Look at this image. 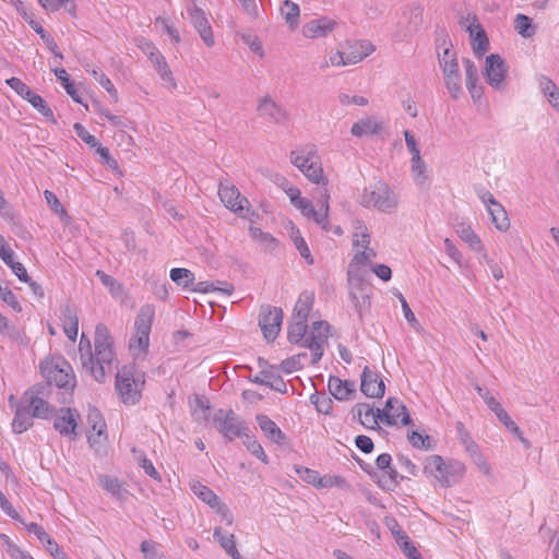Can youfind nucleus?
<instances>
[{
  "label": "nucleus",
  "instance_id": "1",
  "mask_svg": "<svg viewBox=\"0 0 559 559\" xmlns=\"http://www.w3.org/2000/svg\"><path fill=\"white\" fill-rule=\"evenodd\" d=\"M329 323L325 321H316L312 323L311 332L307 334V321H293L287 328V337L292 344H298L311 350V364L316 365L323 356V344L329 336Z\"/></svg>",
  "mask_w": 559,
  "mask_h": 559
},
{
  "label": "nucleus",
  "instance_id": "2",
  "mask_svg": "<svg viewBox=\"0 0 559 559\" xmlns=\"http://www.w3.org/2000/svg\"><path fill=\"white\" fill-rule=\"evenodd\" d=\"M112 345L107 326L103 323L97 324L94 337L95 354L92 353V360H83L82 367L98 382H103L106 373L112 369L116 356Z\"/></svg>",
  "mask_w": 559,
  "mask_h": 559
},
{
  "label": "nucleus",
  "instance_id": "3",
  "mask_svg": "<svg viewBox=\"0 0 559 559\" xmlns=\"http://www.w3.org/2000/svg\"><path fill=\"white\" fill-rule=\"evenodd\" d=\"M144 383V374L138 372L134 366H123L116 373V390L127 405H135L140 401Z\"/></svg>",
  "mask_w": 559,
  "mask_h": 559
},
{
  "label": "nucleus",
  "instance_id": "4",
  "mask_svg": "<svg viewBox=\"0 0 559 559\" xmlns=\"http://www.w3.org/2000/svg\"><path fill=\"white\" fill-rule=\"evenodd\" d=\"M290 162L306 176L309 181L321 185V187L328 186L329 180L323 174L322 164L314 145H309L302 150L292 151Z\"/></svg>",
  "mask_w": 559,
  "mask_h": 559
},
{
  "label": "nucleus",
  "instance_id": "5",
  "mask_svg": "<svg viewBox=\"0 0 559 559\" xmlns=\"http://www.w3.org/2000/svg\"><path fill=\"white\" fill-rule=\"evenodd\" d=\"M155 317V308L153 305H144L140 308L135 322V333L130 340V350L134 357L144 356L150 346V333Z\"/></svg>",
  "mask_w": 559,
  "mask_h": 559
},
{
  "label": "nucleus",
  "instance_id": "6",
  "mask_svg": "<svg viewBox=\"0 0 559 559\" xmlns=\"http://www.w3.org/2000/svg\"><path fill=\"white\" fill-rule=\"evenodd\" d=\"M360 204L383 213H393L397 209L399 198L385 182L378 181L364 189Z\"/></svg>",
  "mask_w": 559,
  "mask_h": 559
},
{
  "label": "nucleus",
  "instance_id": "7",
  "mask_svg": "<svg viewBox=\"0 0 559 559\" xmlns=\"http://www.w3.org/2000/svg\"><path fill=\"white\" fill-rule=\"evenodd\" d=\"M424 473L432 476L442 487L452 486L465 473V465L459 461L444 463L440 455L427 457Z\"/></svg>",
  "mask_w": 559,
  "mask_h": 559
},
{
  "label": "nucleus",
  "instance_id": "8",
  "mask_svg": "<svg viewBox=\"0 0 559 559\" xmlns=\"http://www.w3.org/2000/svg\"><path fill=\"white\" fill-rule=\"evenodd\" d=\"M40 371L48 383H53L58 388L72 390L75 386V377L72 367L62 357L41 362Z\"/></svg>",
  "mask_w": 559,
  "mask_h": 559
},
{
  "label": "nucleus",
  "instance_id": "9",
  "mask_svg": "<svg viewBox=\"0 0 559 559\" xmlns=\"http://www.w3.org/2000/svg\"><path fill=\"white\" fill-rule=\"evenodd\" d=\"M213 424L217 431L228 441L242 437L247 429L233 409H217L213 415Z\"/></svg>",
  "mask_w": 559,
  "mask_h": 559
},
{
  "label": "nucleus",
  "instance_id": "10",
  "mask_svg": "<svg viewBox=\"0 0 559 559\" xmlns=\"http://www.w3.org/2000/svg\"><path fill=\"white\" fill-rule=\"evenodd\" d=\"M508 66L498 53H491L486 58L484 76L486 82L496 91L507 88Z\"/></svg>",
  "mask_w": 559,
  "mask_h": 559
},
{
  "label": "nucleus",
  "instance_id": "11",
  "mask_svg": "<svg viewBox=\"0 0 559 559\" xmlns=\"http://www.w3.org/2000/svg\"><path fill=\"white\" fill-rule=\"evenodd\" d=\"M53 428L63 437L76 440L79 437V423L81 415L75 408L63 407L53 413Z\"/></svg>",
  "mask_w": 559,
  "mask_h": 559
},
{
  "label": "nucleus",
  "instance_id": "12",
  "mask_svg": "<svg viewBox=\"0 0 559 559\" xmlns=\"http://www.w3.org/2000/svg\"><path fill=\"white\" fill-rule=\"evenodd\" d=\"M318 210L314 209L312 202L310 201L305 212H301L304 216L307 218L313 219L318 225L321 226L322 229L328 230V217H329V199L330 192L326 187H319L314 194Z\"/></svg>",
  "mask_w": 559,
  "mask_h": 559
},
{
  "label": "nucleus",
  "instance_id": "13",
  "mask_svg": "<svg viewBox=\"0 0 559 559\" xmlns=\"http://www.w3.org/2000/svg\"><path fill=\"white\" fill-rule=\"evenodd\" d=\"M283 322V310L278 307H262L259 325L262 330L263 336L269 342L274 341L282 326Z\"/></svg>",
  "mask_w": 559,
  "mask_h": 559
},
{
  "label": "nucleus",
  "instance_id": "14",
  "mask_svg": "<svg viewBox=\"0 0 559 559\" xmlns=\"http://www.w3.org/2000/svg\"><path fill=\"white\" fill-rule=\"evenodd\" d=\"M455 429L457 437L461 441V443L464 445L465 451L469 454L474 463L478 466L480 471H483L485 474H489L490 467L488 463L486 462L485 457L483 456L479 447L477 443L472 439L468 430L465 428L464 424L461 421H457L455 424Z\"/></svg>",
  "mask_w": 559,
  "mask_h": 559
},
{
  "label": "nucleus",
  "instance_id": "15",
  "mask_svg": "<svg viewBox=\"0 0 559 559\" xmlns=\"http://www.w3.org/2000/svg\"><path fill=\"white\" fill-rule=\"evenodd\" d=\"M218 195L227 209L239 215H241L246 209L248 210L249 201L240 194V191L234 185L221 182L218 186Z\"/></svg>",
  "mask_w": 559,
  "mask_h": 559
},
{
  "label": "nucleus",
  "instance_id": "16",
  "mask_svg": "<svg viewBox=\"0 0 559 559\" xmlns=\"http://www.w3.org/2000/svg\"><path fill=\"white\" fill-rule=\"evenodd\" d=\"M38 394L39 391L36 386L28 389L23 395V403L26 404L34 418L48 419L52 417L55 407Z\"/></svg>",
  "mask_w": 559,
  "mask_h": 559
},
{
  "label": "nucleus",
  "instance_id": "17",
  "mask_svg": "<svg viewBox=\"0 0 559 559\" xmlns=\"http://www.w3.org/2000/svg\"><path fill=\"white\" fill-rule=\"evenodd\" d=\"M187 13L189 15L191 24L200 34L204 44L207 47H212L215 41L212 27L210 25L205 12L199 7H197L194 3H192L191 5L187 7Z\"/></svg>",
  "mask_w": 559,
  "mask_h": 559
},
{
  "label": "nucleus",
  "instance_id": "18",
  "mask_svg": "<svg viewBox=\"0 0 559 559\" xmlns=\"http://www.w3.org/2000/svg\"><path fill=\"white\" fill-rule=\"evenodd\" d=\"M381 414L384 418V424L388 426H393L397 423H401L402 426L412 424L406 406L396 397L388 399Z\"/></svg>",
  "mask_w": 559,
  "mask_h": 559
},
{
  "label": "nucleus",
  "instance_id": "19",
  "mask_svg": "<svg viewBox=\"0 0 559 559\" xmlns=\"http://www.w3.org/2000/svg\"><path fill=\"white\" fill-rule=\"evenodd\" d=\"M360 391L370 399H379L384 395L385 384L380 374L365 366L361 373Z\"/></svg>",
  "mask_w": 559,
  "mask_h": 559
},
{
  "label": "nucleus",
  "instance_id": "20",
  "mask_svg": "<svg viewBox=\"0 0 559 559\" xmlns=\"http://www.w3.org/2000/svg\"><path fill=\"white\" fill-rule=\"evenodd\" d=\"M257 110L260 117L271 123H283L288 119L286 109L270 96L260 99Z\"/></svg>",
  "mask_w": 559,
  "mask_h": 559
},
{
  "label": "nucleus",
  "instance_id": "21",
  "mask_svg": "<svg viewBox=\"0 0 559 559\" xmlns=\"http://www.w3.org/2000/svg\"><path fill=\"white\" fill-rule=\"evenodd\" d=\"M349 283L352 285L349 296L350 299L359 313L362 314L364 311H367L370 308V287L362 280L356 278L353 280L349 276Z\"/></svg>",
  "mask_w": 559,
  "mask_h": 559
},
{
  "label": "nucleus",
  "instance_id": "22",
  "mask_svg": "<svg viewBox=\"0 0 559 559\" xmlns=\"http://www.w3.org/2000/svg\"><path fill=\"white\" fill-rule=\"evenodd\" d=\"M87 424L91 428L87 435V440L91 445L100 442V439L105 440L107 438L106 423L103 418L102 413L97 408H90L87 414Z\"/></svg>",
  "mask_w": 559,
  "mask_h": 559
},
{
  "label": "nucleus",
  "instance_id": "23",
  "mask_svg": "<svg viewBox=\"0 0 559 559\" xmlns=\"http://www.w3.org/2000/svg\"><path fill=\"white\" fill-rule=\"evenodd\" d=\"M336 26V22L330 17L323 16L306 23L302 27V34L307 38L325 37Z\"/></svg>",
  "mask_w": 559,
  "mask_h": 559
},
{
  "label": "nucleus",
  "instance_id": "24",
  "mask_svg": "<svg viewBox=\"0 0 559 559\" xmlns=\"http://www.w3.org/2000/svg\"><path fill=\"white\" fill-rule=\"evenodd\" d=\"M148 49V59L155 67V70L158 72L160 79L170 84L171 88H176L177 84L174 79L173 72L169 69L165 57L156 49L155 46L147 44Z\"/></svg>",
  "mask_w": 559,
  "mask_h": 559
},
{
  "label": "nucleus",
  "instance_id": "25",
  "mask_svg": "<svg viewBox=\"0 0 559 559\" xmlns=\"http://www.w3.org/2000/svg\"><path fill=\"white\" fill-rule=\"evenodd\" d=\"M382 409L374 411L369 404L367 403H359L357 404L353 412L357 413V417L359 419V423L369 429H374L378 427V421L384 423V418L381 414Z\"/></svg>",
  "mask_w": 559,
  "mask_h": 559
},
{
  "label": "nucleus",
  "instance_id": "26",
  "mask_svg": "<svg viewBox=\"0 0 559 559\" xmlns=\"http://www.w3.org/2000/svg\"><path fill=\"white\" fill-rule=\"evenodd\" d=\"M255 420L263 431L264 436L276 444H284L286 441V435L278 428V426L266 415L259 414Z\"/></svg>",
  "mask_w": 559,
  "mask_h": 559
},
{
  "label": "nucleus",
  "instance_id": "27",
  "mask_svg": "<svg viewBox=\"0 0 559 559\" xmlns=\"http://www.w3.org/2000/svg\"><path fill=\"white\" fill-rule=\"evenodd\" d=\"M473 21L477 22L476 16H473ZM469 36L473 38V50L476 56L481 57L489 47V40L486 32L479 23H473L467 27Z\"/></svg>",
  "mask_w": 559,
  "mask_h": 559
},
{
  "label": "nucleus",
  "instance_id": "28",
  "mask_svg": "<svg viewBox=\"0 0 559 559\" xmlns=\"http://www.w3.org/2000/svg\"><path fill=\"white\" fill-rule=\"evenodd\" d=\"M330 393L338 401H346L355 393V385L348 380L331 376L328 382Z\"/></svg>",
  "mask_w": 559,
  "mask_h": 559
},
{
  "label": "nucleus",
  "instance_id": "29",
  "mask_svg": "<svg viewBox=\"0 0 559 559\" xmlns=\"http://www.w3.org/2000/svg\"><path fill=\"white\" fill-rule=\"evenodd\" d=\"M260 374L252 378L251 381L260 385H267L280 393L287 392L286 382L281 376L274 374L271 370H262Z\"/></svg>",
  "mask_w": 559,
  "mask_h": 559
},
{
  "label": "nucleus",
  "instance_id": "30",
  "mask_svg": "<svg viewBox=\"0 0 559 559\" xmlns=\"http://www.w3.org/2000/svg\"><path fill=\"white\" fill-rule=\"evenodd\" d=\"M33 415L25 403L17 406L12 421V429L15 433H22L33 426Z\"/></svg>",
  "mask_w": 559,
  "mask_h": 559
},
{
  "label": "nucleus",
  "instance_id": "31",
  "mask_svg": "<svg viewBox=\"0 0 559 559\" xmlns=\"http://www.w3.org/2000/svg\"><path fill=\"white\" fill-rule=\"evenodd\" d=\"M488 212L491 216V222L500 231H506L510 227V221L507 214V211L503 206L497 202L496 200L490 199V205L488 206Z\"/></svg>",
  "mask_w": 559,
  "mask_h": 559
},
{
  "label": "nucleus",
  "instance_id": "32",
  "mask_svg": "<svg viewBox=\"0 0 559 559\" xmlns=\"http://www.w3.org/2000/svg\"><path fill=\"white\" fill-rule=\"evenodd\" d=\"M381 130V124L377 121L376 118L368 117L361 119L354 123L350 129V133L354 136H364V135H372L379 133Z\"/></svg>",
  "mask_w": 559,
  "mask_h": 559
},
{
  "label": "nucleus",
  "instance_id": "33",
  "mask_svg": "<svg viewBox=\"0 0 559 559\" xmlns=\"http://www.w3.org/2000/svg\"><path fill=\"white\" fill-rule=\"evenodd\" d=\"M457 236L465 241L469 248L476 252H480L484 250L483 242L480 238L474 233L469 225L465 223H461L456 226Z\"/></svg>",
  "mask_w": 559,
  "mask_h": 559
},
{
  "label": "nucleus",
  "instance_id": "34",
  "mask_svg": "<svg viewBox=\"0 0 559 559\" xmlns=\"http://www.w3.org/2000/svg\"><path fill=\"white\" fill-rule=\"evenodd\" d=\"M313 304V296L308 292L299 295V298L294 308L293 318L297 320L308 321L309 313Z\"/></svg>",
  "mask_w": 559,
  "mask_h": 559
},
{
  "label": "nucleus",
  "instance_id": "35",
  "mask_svg": "<svg viewBox=\"0 0 559 559\" xmlns=\"http://www.w3.org/2000/svg\"><path fill=\"white\" fill-rule=\"evenodd\" d=\"M100 486L104 490L108 491L112 497L123 500L128 495V490L115 477L102 476L99 478Z\"/></svg>",
  "mask_w": 559,
  "mask_h": 559
},
{
  "label": "nucleus",
  "instance_id": "36",
  "mask_svg": "<svg viewBox=\"0 0 559 559\" xmlns=\"http://www.w3.org/2000/svg\"><path fill=\"white\" fill-rule=\"evenodd\" d=\"M191 489L199 499L209 504L211 508H216L221 500L212 489L199 481L192 484Z\"/></svg>",
  "mask_w": 559,
  "mask_h": 559
},
{
  "label": "nucleus",
  "instance_id": "37",
  "mask_svg": "<svg viewBox=\"0 0 559 559\" xmlns=\"http://www.w3.org/2000/svg\"><path fill=\"white\" fill-rule=\"evenodd\" d=\"M171 281L178 286L188 288L194 285L195 276L193 272L185 267H174L169 274Z\"/></svg>",
  "mask_w": 559,
  "mask_h": 559
},
{
  "label": "nucleus",
  "instance_id": "38",
  "mask_svg": "<svg viewBox=\"0 0 559 559\" xmlns=\"http://www.w3.org/2000/svg\"><path fill=\"white\" fill-rule=\"evenodd\" d=\"M281 14L292 28L297 27L300 14L298 4L290 0H285L281 7Z\"/></svg>",
  "mask_w": 559,
  "mask_h": 559
},
{
  "label": "nucleus",
  "instance_id": "39",
  "mask_svg": "<svg viewBox=\"0 0 559 559\" xmlns=\"http://www.w3.org/2000/svg\"><path fill=\"white\" fill-rule=\"evenodd\" d=\"M29 26L40 36L45 41L47 48L60 60L63 59L62 53L58 50V45L55 39L43 28V26L35 20L29 21Z\"/></svg>",
  "mask_w": 559,
  "mask_h": 559
},
{
  "label": "nucleus",
  "instance_id": "40",
  "mask_svg": "<svg viewBox=\"0 0 559 559\" xmlns=\"http://www.w3.org/2000/svg\"><path fill=\"white\" fill-rule=\"evenodd\" d=\"M404 476H401L396 469L392 468L390 466V468H386L384 472H383V475L381 476V478L379 479V485L381 486V488H383L384 490H388V491H393L395 490V488L399 486L400 484V479H403Z\"/></svg>",
  "mask_w": 559,
  "mask_h": 559
},
{
  "label": "nucleus",
  "instance_id": "41",
  "mask_svg": "<svg viewBox=\"0 0 559 559\" xmlns=\"http://www.w3.org/2000/svg\"><path fill=\"white\" fill-rule=\"evenodd\" d=\"M87 72L108 92L115 103L118 102V92L115 85L99 68L87 70Z\"/></svg>",
  "mask_w": 559,
  "mask_h": 559
},
{
  "label": "nucleus",
  "instance_id": "42",
  "mask_svg": "<svg viewBox=\"0 0 559 559\" xmlns=\"http://www.w3.org/2000/svg\"><path fill=\"white\" fill-rule=\"evenodd\" d=\"M411 162H412V173H413L414 180H415L416 185L424 187L429 180V176L426 171L425 162L421 159V157H418L417 159L412 158Z\"/></svg>",
  "mask_w": 559,
  "mask_h": 559
},
{
  "label": "nucleus",
  "instance_id": "43",
  "mask_svg": "<svg viewBox=\"0 0 559 559\" xmlns=\"http://www.w3.org/2000/svg\"><path fill=\"white\" fill-rule=\"evenodd\" d=\"M443 79L445 87L451 94L452 98L457 99L463 93L461 73L447 74L443 75Z\"/></svg>",
  "mask_w": 559,
  "mask_h": 559
},
{
  "label": "nucleus",
  "instance_id": "44",
  "mask_svg": "<svg viewBox=\"0 0 559 559\" xmlns=\"http://www.w3.org/2000/svg\"><path fill=\"white\" fill-rule=\"evenodd\" d=\"M307 353H300L289 358L284 359L281 362V370L285 373H292L294 371L300 370L304 367L302 360L307 358Z\"/></svg>",
  "mask_w": 559,
  "mask_h": 559
},
{
  "label": "nucleus",
  "instance_id": "45",
  "mask_svg": "<svg viewBox=\"0 0 559 559\" xmlns=\"http://www.w3.org/2000/svg\"><path fill=\"white\" fill-rule=\"evenodd\" d=\"M350 48H359L357 55H354V52H348V61L355 64L362 61L374 50V47L369 41L366 40L358 41Z\"/></svg>",
  "mask_w": 559,
  "mask_h": 559
},
{
  "label": "nucleus",
  "instance_id": "46",
  "mask_svg": "<svg viewBox=\"0 0 559 559\" xmlns=\"http://www.w3.org/2000/svg\"><path fill=\"white\" fill-rule=\"evenodd\" d=\"M515 31L523 37H532L535 33V28L532 25V19L524 14H518L515 17Z\"/></svg>",
  "mask_w": 559,
  "mask_h": 559
},
{
  "label": "nucleus",
  "instance_id": "47",
  "mask_svg": "<svg viewBox=\"0 0 559 559\" xmlns=\"http://www.w3.org/2000/svg\"><path fill=\"white\" fill-rule=\"evenodd\" d=\"M95 275L99 278L102 284L109 289L112 296L118 297L121 295L122 286L116 278L100 270H97Z\"/></svg>",
  "mask_w": 559,
  "mask_h": 559
},
{
  "label": "nucleus",
  "instance_id": "48",
  "mask_svg": "<svg viewBox=\"0 0 559 559\" xmlns=\"http://www.w3.org/2000/svg\"><path fill=\"white\" fill-rule=\"evenodd\" d=\"M290 238L296 247V249L299 251L300 255L306 259L309 263H312L311 253L307 246V242L301 237L299 229L293 227L290 233Z\"/></svg>",
  "mask_w": 559,
  "mask_h": 559
},
{
  "label": "nucleus",
  "instance_id": "49",
  "mask_svg": "<svg viewBox=\"0 0 559 559\" xmlns=\"http://www.w3.org/2000/svg\"><path fill=\"white\" fill-rule=\"evenodd\" d=\"M27 102L36 108L44 117L51 120L52 122H56L53 118V112L47 105L46 100L35 92L33 95L27 99Z\"/></svg>",
  "mask_w": 559,
  "mask_h": 559
},
{
  "label": "nucleus",
  "instance_id": "50",
  "mask_svg": "<svg viewBox=\"0 0 559 559\" xmlns=\"http://www.w3.org/2000/svg\"><path fill=\"white\" fill-rule=\"evenodd\" d=\"M245 437L243 443L247 447V449L259 460L266 463L267 456L262 448V445L259 443V441L250 435H247L243 432L242 435Z\"/></svg>",
  "mask_w": 559,
  "mask_h": 559
},
{
  "label": "nucleus",
  "instance_id": "51",
  "mask_svg": "<svg viewBox=\"0 0 559 559\" xmlns=\"http://www.w3.org/2000/svg\"><path fill=\"white\" fill-rule=\"evenodd\" d=\"M249 230L251 237L254 240L259 241L260 243L264 245L265 249L273 250L275 248L276 240L271 234L264 233L262 229L258 227H250Z\"/></svg>",
  "mask_w": 559,
  "mask_h": 559
},
{
  "label": "nucleus",
  "instance_id": "52",
  "mask_svg": "<svg viewBox=\"0 0 559 559\" xmlns=\"http://www.w3.org/2000/svg\"><path fill=\"white\" fill-rule=\"evenodd\" d=\"M376 257L377 252L371 248L364 249V251L356 253L352 262L349 263L348 276H353L355 266L366 264Z\"/></svg>",
  "mask_w": 559,
  "mask_h": 559
},
{
  "label": "nucleus",
  "instance_id": "53",
  "mask_svg": "<svg viewBox=\"0 0 559 559\" xmlns=\"http://www.w3.org/2000/svg\"><path fill=\"white\" fill-rule=\"evenodd\" d=\"M223 284H224V287H216L214 283H210L206 281L199 282L193 285L192 290L197 292V293H203V294L219 290V292H223L224 294L229 295L233 292V286L228 283H223Z\"/></svg>",
  "mask_w": 559,
  "mask_h": 559
},
{
  "label": "nucleus",
  "instance_id": "54",
  "mask_svg": "<svg viewBox=\"0 0 559 559\" xmlns=\"http://www.w3.org/2000/svg\"><path fill=\"white\" fill-rule=\"evenodd\" d=\"M159 548L160 546L152 540H144L141 544V551L143 552L145 559H165Z\"/></svg>",
  "mask_w": 559,
  "mask_h": 559
},
{
  "label": "nucleus",
  "instance_id": "55",
  "mask_svg": "<svg viewBox=\"0 0 559 559\" xmlns=\"http://www.w3.org/2000/svg\"><path fill=\"white\" fill-rule=\"evenodd\" d=\"M311 403L316 406L317 411L322 414H330L332 411V400L325 394H312Z\"/></svg>",
  "mask_w": 559,
  "mask_h": 559
},
{
  "label": "nucleus",
  "instance_id": "56",
  "mask_svg": "<svg viewBox=\"0 0 559 559\" xmlns=\"http://www.w3.org/2000/svg\"><path fill=\"white\" fill-rule=\"evenodd\" d=\"M5 83L14 90L22 98L28 99L34 91L31 90L29 86H27L24 82H22L19 78H10L5 81Z\"/></svg>",
  "mask_w": 559,
  "mask_h": 559
},
{
  "label": "nucleus",
  "instance_id": "57",
  "mask_svg": "<svg viewBox=\"0 0 559 559\" xmlns=\"http://www.w3.org/2000/svg\"><path fill=\"white\" fill-rule=\"evenodd\" d=\"M347 64H353L352 62L348 61V53H344V52H341V51H336L334 53H332L328 60H325L321 66L320 68L321 69H326L329 67H342V66H347Z\"/></svg>",
  "mask_w": 559,
  "mask_h": 559
},
{
  "label": "nucleus",
  "instance_id": "58",
  "mask_svg": "<svg viewBox=\"0 0 559 559\" xmlns=\"http://www.w3.org/2000/svg\"><path fill=\"white\" fill-rule=\"evenodd\" d=\"M296 472L308 484L320 487L323 486L321 477L317 471L310 469L308 467L298 466L296 467Z\"/></svg>",
  "mask_w": 559,
  "mask_h": 559
},
{
  "label": "nucleus",
  "instance_id": "59",
  "mask_svg": "<svg viewBox=\"0 0 559 559\" xmlns=\"http://www.w3.org/2000/svg\"><path fill=\"white\" fill-rule=\"evenodd\" d=\"M408 441L417 449L429 450L431 448L430 437L428 435H421L418 431L408 433Z\"/></svg>",
  "mask_w": 559,
  "mask_h": 559
},
{
  "label": "nucleus",
  "instance_id": "60",
  "mask_svg": "<svg viewBox=\"0 0 559 559\" xmlns=\"http://www.w3.org/2000/svg\"><path fill=\"white\" fill-rule=\"evenodd\" d=\"M44 197H45L48 205L50 206V209L56 214L68 217L67 211L64 210L63 205L60 203L59 199L57 198V195L53 192H51L49 190H45Z\"/></svg>",
  "mask_w": 559,
  "mask_h": 559
},
{
  "label": "nucleus",
  "instance_id": "61",
  "mask_svg": "<svg viewBox=\"0 0 559 559\" xmlns=\"http://www.w3.org/2000/svg\"><path fill=\"white\" fill-rule=\"evenodd\" d=\"M385 525L395 537L397 544L408 537L394 518H385Z\"/></svg>",
  "mask_w": 559,
  "mask_h": 559
},
{
  "label": "nucleus",
  "instance_id": "62",
  "mask_svg": "<svg viewBox=\"0 0 559 559\" xmlns=\"http://www.w3.org/2000/svg\"><path fill=\"white\" fill-rule=\"evenodd\" d=\"M400 548L408 559H423L420 552L417 550L409 537H406L399 544Z\"/></svg>",
  "mask_w": 559,
  "mask_h": 559
},
{
  "label": "nucleus",
  "instance_id": "63",
  "mask_svg": "<svg viewBox=\"0 0 559 559\" xmlns=\"http://www.w3.org/2000/svg\"><path fill=\"white\" fill-rule=\"evenodd\" d=\"M537 81L538 87L545 97L559 90L555 82L546 75H539Z\"/></svg>",
  "mask_w": 559,
  "mask_h": 559
},
{
  "label": "nucleus",
  "instance_id": "64",
  "mask_svg": "<svg viewBox=\"0 0 559 559\" xmlns=\"http://www.w3.org/2000/svg\"><path fill=\"white\" fill-rule=\"evenodd\" d=\"M73 128H74L76 135L82 141H84L86 144H88L93 147L98 145L96 138L94 135L90 134V132L81 123H79V122L74 123Z\"/></svg>",
  "mask_w": 559,
  "mask_h": 559
}]
</instances>
